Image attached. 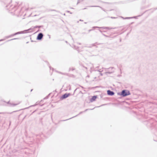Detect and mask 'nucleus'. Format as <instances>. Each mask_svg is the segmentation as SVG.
Masks as SVG:
<instances>
[{
  "instance_id": "obj_1",
  "label": "nucleus",
  "mask_w": 157,
  "mask_h": 157,
  "mask_svg": "<svg viewBox=\"0 0 157 157\" xmlns=\"http://www.w3.org/2000/svg\"><path fill=\"white\" fill-rule=\"evenodd\" d=\"M130 94L129 92L128 91H126L125 90H123L122 91L121 94L124 96H125Z\"/></svg>"
},
{
  "instance_id": "obj_2",
  "label": "nucleus",
  "mask_w": 157,
  "mask_h": 157,
  "mask_svg": "<svg viewBox=\"0 0 157 157\" xmlns=\"http://www.w3.org/2000/svg\"><path fill=\"white\" fill-rule=\"evenodd\" d=\"M70 95V94H65L61 97L62 99H63L68 97Z\"/></svg>"
},
{
  "instance_id": "obj_3",
  "label": "nucleus",
  "mask_w": 157,
  "mask_h": 157,
  "mask_svg": "<svg viewBox=\"0 0 157 157\" xmlns=\"http://www.w3.org/2000/svg\"><path fill=\"white\" fill-rule=\"evenodd\" d=\"M97 98V96H95L92 97L90 99V101L91 102H93V101H95Z\"/></svg>"
},
{
  "instance_id": "obj_4",
  "label": "nucleus",
  "mask_w": 157,
  "mask_h": 157,
  "mask_svg": "<svg viewBox=\"0 0 157 157\" xmlns=\"http://www.w3.org/2000/svg\"><path fill=\"white\" fill-rule=\"evenodd\" d=\"M43 36V35L41 33H39L37 37V39L38 40L41 39Z\"/></svg>"
},
{
  "instance_id": "obj_5",
  "label": "nucleus",
  "mask_w": 157,
  "mask_h": 157,
  "mask_svg": "<svg viewBox=\"0 0 157 157\" xmlns=\"http://www.w3.org/2000/svg\"><path fill=\"white\" fill-rule=\"evenodd\" d=\"M107 94L109 95H113L114 94V93L113 91H111L109 90H108L107 91Z\"/></svg>"
},
{
  "instance_id": "obj_6",
  "label": "nucleus",
  "mask_w": 157,
  "mask_h": 157,
  "mask_svg": "<svg viewBox=\"0 0 157 157\" xmlns=\"http://www.w3.org/2000/svg\"><path fill=\"white\" fill-rule=\"evenodd\" d=\"M80 21H83V20H80Z\"/></svg>"
}]
</instances>
